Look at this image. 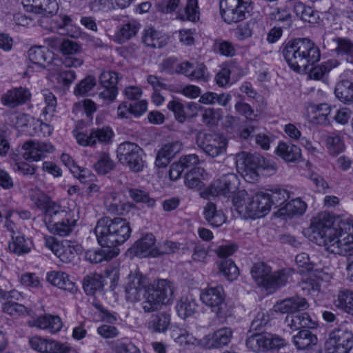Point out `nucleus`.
I'll return each mask as SVG.
<instances>
[{
  "label": "nucleus",
  "instance_id": "obj_53",
  "mask_svg": "<svg viewBox=\"0 0 353 353\" xmlns=\"http://www.w3.org/2000/svg\"><path fill=\"white\" fill-rule=\"evenodd\" d=\"M54 340L47 339L39 336H33L29 339L31 347L39 352L48 353L52 350V344Z\"/></svg>",
  "mask_w": 353,
  "mask_h": 353
},
{
  "label": "nucleus",
  "instance_id": "obj_42",
  "mask_svg": "<svg viewBox=\"0 0 353 353\" xmlns=\"http://www.w3.org/2000/svg\"><path fill=\"white\" fill-rule=\"evenodd\" d=\"M115 167L114 161L111 159L109 152L105 151L98 154L97 161L93 168L99 174H105L112 170Z\"/></svg>",
  "mask_w": 353,
  "mask_h": 353
},
{
  "label": "nucleus",
  "instance_id": "obj_52",
  "mask_svg": "<svg viewBox=\"0 0 353 353\" xmlns=\"http://www.w3.org/2000/svg\"><path fill=\"white\" fill-rule=\"evenodd\" d=\"M139 23L136 21H130L124 23L119 30L118 36L120 42H125L135 36L139 29Z\"/></svg>",
  "mask_w": 353,
  "mask_h": 353
},
{
  "label": "nucleus",
  "instance_id": "obj_1",
  "mask_svg": "<svg viewBox=\"0 0 353 353\" xmlns=\"http://www.w3.org/2000/svg\"><path fill=\"white\" fill-rule=\"evenodd\" d=\"M334 217L327 212H322L314 216L308 232L311 241L323 240V243H353V220H341L337 227L334 226Z\"/></svg>",
  "mask_w": 353,
  "mask_h": 353
},
{
  "label": "nucleus",
  "instance_id": "obj_8",
  "mask_svg": "<svg viewBox=\"0 0 353 353\" xmlns=\"http://www.w3.org/2000/svg\"><path fill=\"white\" fill-rule=\"evenodd\" d=\"M353 347V334L346 328L333 330L325 342L328 353H349Z\"/></svg>",
  "mask_w": 353,
  "mask_h": 353
},
{
  "label": "nucleus",
  "instance_id": "obj_21",
  "mask_svg": "<svg viewBox=\"0 0 353 353\" xmlns=\"http://www.w3.org/2000/svg\"><path fill=\"white\" fill-rule=\"evenodd\" d=\"M42 251L46 255H48L49 252H51L61 261L69 262L74 259L75 254L81 253L82 250L81 244H44Z\"/></svg>",
  "mask_w": 353,
  "mask_h": 353
},
{
  "label": "nucleus",
  "instance_id": "obj_2",
  "mask_svg": "<svg viewBox=\"0 0 353 353\" xmlns=\"http://www.w3.org/2000/svg\"><path fill=\"white\" fill-rule=\"evenodd\" d=\"M282 55L289 65L295 72L305 71L320 60L319 48L311 40L295 39L285 42L280 48Z\"/></svg>",
  "mask_w": 353,
  "mask_h": 353
},
{
  "label": "nucleus",
  "instance_id": "obj_57",
  "mask_svg": "<svg viewBox=\"0 0 353 353\" xmlns=\"http://www.w3.org/2000/svg\"><path fill=\"white\" fill-rule=\"evenodd\" d=\"M323 249L330 253L345 256H353L351 244H323Z\"/></svg>",
  "mask_w": 353,
  "mask_h": 353
},
{
  "label": "nucleus",
  "instance_id": "obj_25",
  "mask_svg": "<svg viewBox=\"0 0 353 353\" xmlns=\"http://www.w3.org/2000/svg\"><path fill=\"white\" fill-rule=\"evenodd\" d=\"M309 304L305 299L299 296H293L277 302L274 305L276 312L290 314L297 311L307 309Z\"/></svg>",
  "mask_w": 353,
  "mask_h": 353
},
{
  "label": "nucleus",
  "instance_id": "obj_27",
  "mask_svg": "<svg viewBox=\"0 0 353 353\" xmlns=\"http://www.w3.org/2000/svg\"><path fill=\"white\" fill-rule=\"evenodd\" d=\"M47 281L52 285L63 290L74 292L77 288L70 276L62 271H52L47 274Z\"/></svg>",
  "mask_w": 353,
  "mask_h": 353
},
{
  "label": "nucleus",
  "instance_id": "obj_33",
  "mask_svg": "<svg viewBox=\"0 0 353 353\" xmlns=\"http://www.w3.org/2000/svg\"><path fill=\"white\" fill-rule=\"evenodd\" d=\"M251 274L258 285L267 288L269 278L271 276V268L263 262H258L253 265Z\"/></svg>",
  "mask_w": 353,
  "mask_h": 353
},
{
  "label": "nucleus",
  "instance_id": "obj_51",
  "mask_svg": "<svg viewBox=\"0 0 353 353\" xmlns=\"http://www.w3.org/2000/svg\"><path fill=\"white\" fill-rule=\"evenodd\" d=\"M204 170L200 168H193L186 174L185 183L190 188H201L203 185Z\"/></svg>",
  "mask_w": 353,
  "mask_h": 353
},
{
  "label": "nucleus",
  "instance_id": "obj_3",
  "mask_svg": "<svg viewBox=\"0 0 353 353\" xmlns=\"http://www.w3.org/2000/svg\"><path fill=\"white\" fill-rule=\"evenodd\" d=\"M94 233L98 243H125L130 236L131 228L121 218L102 217L97 223Z\"/></svg>",
  "mask_w": 353,
  "mask_h": 353
},
{
  "label": "nucleus",
  "instance_id": "obj_63",
  "mask_svg": "<svg viewBox=\"0 0 353 353\" xmlns=\"http://www.w3.org/2000/svg\"><path fill=\"white\" fill-rule=\"evenodd\" d=\"M234 66L228 65L223 67L215 75L214 81L221 88H225L230 81V74Z\"/></svg>",
  "mask_w": 353,
  "mask_h": 353
},
{
  "label": "nucleus",
  "instance_id": "obj_50",
  "mask_svg": "<svg viewBox=\"0 0 353 353\" xmlns=\"http://www.w3.org/2000/svg\"><path fill=\"white\" fill-rule=\"evenodd\" d=\"M143 298L144 300L142 303V307L145 312H152L159 310L161 306L163 305L159 298L154 294V292H151L148 288L145 290Z\"/></svg>",
  "mask_w": 353,
  "mask_h": 353
},
{
  "label": "nucleus",
  "instance_id": "obj_64",
  "mask_svg": "<svg viewBox=\"0 0 353 353\" xmlns=\"http://www.w3.org/2000/svg\"><path fill=\"white\" fill-rule=\"evenodd\" d=\"M167 108L174 113L175 119L179 122L183 123L185 121L186 116L184 105L181 102L172 100L168 103Z\"/></svg>",
  "mask_w": 353,
  "mask_h": 353
},
{
  "label": "nucleus",
  "instance_id": "obj_56",
  "mask_svg": "<svg viewBox=\"0 0 353 353\" xmlns=\"http://www.w3.org/2000/svg\"><path fill=\"white\" fill-rule=\"evenodd\" d=\"M327 147L329 152L332 155L342 152L345 149V144L342 137L339 134H332L327 138Z\"/></svg>",
  "mask_w": 353,
  "mask_h": 353
},
{
  "label": "nucleus",
  "instance_id": "obj_10",
  "mask_svg": "<svg viewBox=\"0 0 353 353\" xmlns=\"http://www.w3.org/2000/svg\"><path fill=\"white\" fill-rule=\"evenodd\" d=\"M196 144L207 155L214 158L226 151V140L214 133L200 132L196 137Z\"/></svg>",
  "mask_w": 353,
  "mask_h": 353
},
{
  "label": "nucleus",
  "instance_id": "obj_37",
  "mask_svg": "<svg viewBox=\"0 0 353 353\" xmlns=\"http://www.w3.org/2000/svg\"><path fill=\"white\" fill-rule=\"evenodd\" d=\"M340 61L336 59H328L320 65L312 68L309 72V77L312 79L321 80L327 75L332 69L337 68Z\"/></svg>",
  "mask_w": 353,
  "mask_h": 353
},
{
  "label": "nucleus",
  "instance_id": "obj_29",
  "mask_svg": "<svg viewBox=\"0 0 353 353\" xmlns=\"http://www.w3.org/2000/svg\"><path fill=\"white\" fill-rule=\"evenodd\" d=\"M30 326H36L40 329L48 330L51 333H57L63 326L61 319L58 316L44 315L39 317L32 322H29Z\"/></svg>",
  "mask_w": 353,
  "mask_h": 353
},
{
  "label": "nucleus",
  "instance_id": "obj_11",
  "mask_svg": "<svg viewBox=\"0 0 353 353\" xmlns=\"http://www.w3.org/2000/svg\"><path fill=\"white\" fill-rule=\"evenodd\" d=\"M73 134L77 143L82 146H93L97 143L108 144L110 143L114 132L111 128L103 126L102 128H93L90 129L89 134L73 131Z\"/></svg>",
  "mask_w": 353,
  "mask_h": 353
},
{
  "label": "nucleus",
  "instance_id": "obj_58",
  "mask_svg": "<svg viewBox=\"0 0 353 353\" xmlns=\"http://www.w3.org/2000/svg\"><path fill=\"white\" fill-rule=\"evenodd\" d=\"M47 228L52 233L61 236H66L71 232V224L68 216L50 225Z\"/></svg>",
  "mask_w": 353,
  "mask_h": 353
},
{
  "label": "nucleus",
  "instance_id": "obj_41",
  "mask_svg": "<svg viewBox=\"0 0 353 353\" xmlns=\"http://www.w3.org/2000/svg\"><path fill=\"white\" fill-rule=\"evenodd\" d=\"M205 218L212 226L219 227L225 222L226 218L221 210H217L216 205L209 202L204 210Z\"/></svg>",
  "mask_w": 353,
  "mask_h": 353
},
{
  "label": "nucleus",
  "instance_id": "obj_30",
  "mask_svg": "<svg viewBox=\"0 0 353 353\" xmlns=\"http://www.w3.org/2000/svg\"><path fill=\"white\" fill-rule=\"evenodd\" d=\"M288 326L293 330L301 327L314 328L316 326V321L307 313L288 315L285 318Z\"/></svg>",
  "mask_w": 353,
  "mask_h": 353
},
{
  "label": "nucleus",
  "instance_id": "obj_31",
  "mask_svg": "<svg viewBox=\"0 0 353 353\" xmlns=\"http://www.w3.org/2000/svg\"><path fill=\"white\" fill-rule=\"evenodd\" d=\"M294 345L299 350L310 349L317 343V337L309 330H301L292 337Z\"/></svg>",
  "mask_w": 353,
  "mask_h": 353
},
{
  "label": "nucleus",
  "instance_id": "obj_23",
  "mask_svg": "<svg viewBox=\"0 0 353 353\" xmlns=\"http://www.w3.org/2000/svg\"><path fill=\"white\" fill-rule=\"evenodd\" d=\"M30 90L23 87L14 88L7 90L2 94L1 103L11 108L23 105L30 100Z\"/></svg>",
  "mask_w": 353,
  "mask_h": 353
},
{
  "label": "nucleus",
  "instance_id": "obj_22",
  "mask_svg": "<svg viewBox=\"0 0 353 353\" xmlns=\"http://www.w3.org/2000/svg\"><path fill=\"white\" fill-rule=\"evenodd\" d=\"M120 252V249L116 244H100V246L85 252L86 260L91 263H98L103 260H110L117 256Z\"/></svg>",
  "mask_w": 353,
  "mask_h": 353
},
{
  "label": "nucleus",
  "instance_id": "obj_14",
  "mask_svg": "<svg viewBox=\"0 0 353 353\" xmlns=\"http://www.w3.org/2000/svg\"><path fill=\"white\" fill-rule=\"evenodd\" d=\"M23 158L28 161H39L54 152V146L48 141L29 140L21 147Z\"/></svg>",
  "mask_w": 353,
  "mask_h": 353
},
{
  "label": "nucleus",
  "instance_id": "obj_9",
  "mask_svg": "<svg viewBox=\"0 0 353 353\" xmlns=\"http://www.w3.org/2000/svg\"><path fill=\"white\" fill-rule=\"evenodd\" d=\"M283 339L268 332H257L250 334L246 340V346L256 352H265L283 347Z\"/></svg>",
  "mask_w": 353,
  "mask_h": 353
},
{
  "label": "nucleus",
  "instance_id": "obj_17",
  "mask_svg": "<svg viewBox=\"0 0 353 353\" xmlns=\"http://www.w3.org/2000/svg\"><path fill=\"white\" fill-rule=\"evenodd\" d=\"M233 332L230 327H222L199 341V345L207 349L219 348L228 345L232 338Z\"/></svg>",
  "mask_w": 353,
  "mask_h": 353
},
{
  "label": "nucleus",
  "instance_id": "obj_45",
  "mask_svg": "<svg viewBox=\"0 0 353 353\" xmlns=\"http://www.w3.org/2000/svg\"><path fill=\"white\" fill-rule=\"evenodd\" d=\"M292 272L290 270H281L271 274L266 289L275 290L284 285L289 281Z\"/></svg>",
  "mask_w": 353,
  "mask_h": 353
},
{
  "label": "nucleus",
  "instance_id": "obj_12",
  "mask_svg": "<svg viewBox=\"0 0 353 353\" xmlns=\"http://www.w3.org/2000/svg\"><path fill=\"white\" fill-rule=\"evenodd\" d=\"M201 301L216 316L222 318L227 315L225 312V293L221 286L208 287L203 289L200 294Z\"/></svg>",
  "mask_w": 353,
  "mask_h": 353
},
{
  "label": "nucleus",
  "instance_id": "obj_16",
  "mask_svg": "<svg viewBox=\"0 0 353 353\" xmlns=\"http://www.w3.org/2000/svg\"><path fill=\"white\" fill-rule=\"evenodd\" d=\"M340 79L336 85L334 94L341 102L351 104L353 103V71L344 70Z\"/></svg>",
  "mask_w": 353,
  "mask_h": 353
},
{
  "label": "nucleus",
  "instance_id": "obj_39",
  "mask_svg": "<svg viewBox=\"0 0 353 353\" xmlns=\"http://www.w3.org/2000/svg\"><path fill=\"white\" fill-rule=\"evenodd\" d=\"M176 309L178 315L185 319L196 312L197 304L192 296H182L177 303Z\"/></svg>",
  "mask_w": 353,
  "mask_h": 353
},
{
  "label": "nucleus",
  "instance_id": "obj_47",
  "mask_svg": "<svg viewBox=\"0 0 353 353\" xmlns=\"http://www.w3.org/2000/svg\"><path fill=\"white\" fill-rule=\"evenodd\" d=\"M103 276L96 272L91 273L84 279L83 288L88 294H93L103 288Z\"/></svg>",
  "mask_w": 353,
  "mask_h": 353
},
{
  "label": "nucleus",
  "instance_id": "obj_59",
  "mask_svg": "<svg viewBox=\"0 0 353 353\" xmlns=\"http://www.w3.org/2000/svg\"><path fill=\"white\" fill-rule=\"evenodd\" d=\"M174 341L180 345H199V341L190 334L186 330H179L173 332Z\"/></svg>",
  "mask_w": 353,
  "mask_h": 353
},
{
  "label": "nucleus",
  "instance_id": "obj_54",
  "mask_svg": "<svg viewBox=\"0 0 353 353\" xmlns=\"http://www.w3.org/2000/svg\"><path fill=\"white\" fill-rule=\"evenodd\" d=\"M2 310L11 316H17L25 314H29L30 311L22 304H19L13 301H8L3 303Z\"/></svg>",
  "mask_w": 353,
  "mask_h": 353
},
{
  "label": "nucleus",
  "instance_id": "obj_5",
  "mask_svg": "<svg viewBox=\"0 0 353 353\" xmlns=\"http://www.w3.org/2000/svg\"><path fill=\"white\" fill-rule=\"evenodd\" d=\"M235 159L239 172L249 183L257 181L258 170L266 165L265 159L259 154L242 152L236 155Z\"/></svg>",
  "mask_w": 353,
  "mask_h": 353
},
{
  "label": "nucleus",
  "instance_id": "obj_43",
  "mask_svg": "<svg viewBox=\"0 0 353 353\" xmlns=\"http://www.w3.org/2000/svg\"><path fill=\"white\" fill-rule=\"evenodd\" d=\"M334 303L338 308L353 314V292L348 290L339 291Z\"/></svg>",
  "mask_w": 353,
  "mask_h": 353
},
{
  "label": "nucleus",
  "instance_id": "obj_13",
  "mask_svg": "<svg viewBox=\"0 0 353 353\" xmlns=\"http://www.w3.org/2000/svg\"><path fill=\"white\" fill-rule=\"evenodd\" d=\"M176 249V244H132L127 250V255L130 257H157L172 253Z\"/></svg>",
  "mask_w": 353,
  "mask_h": 353
},
{
  "label": "nucleus",
  "instance_id": "obj_44",
  "mask_svg": "<svg viewBox=\"0 0 353 353\" xmlns=\"http://www.w3.org/2000/svg\"><path fill=\"white\" fill-rule=\"evenodd\" d=\"M28 54L29 59L33 65L39 68H44L45 63L48 60V54H50V52L44 47L37 46L30 48Z\"/></svg>",
  "mask_w": 353,
  "mask_h": 353
},
{
  "label": "nucleus",
  "instance_id": "obj_60",
  "mask_svg": "<svg viewBox=\"0 0 353 353\" xmlns=\"http://www.w3.org/2000/svg\"><path fill=\"white\" fill-rule=\"evenodd\" d=\"M95 85V78L92 76H88L76 85L74 90V94L76 96H85L93 89Z\"/></svg>",
  "mask_w": 353,
  "mask_h": 353
},
{
  "label": "nucleus",
  "instance_id": "obj_4",
  "mask_svg": "<svg viewBox=\"0 0 353 353\" xmlns=\"http://www.w3.org/2000/svg\"><path fill=\"white\" fill-rule=\"evenodd\" d=\"M270 203L267 192H257L252 197H249L245 191H239L233 199L236 210L252 219L260 218L267 214L272 208Z\"/></svg>",
  "mask_w": 353,
  "mask_h": 353
},
{
  "label": "nucleus",
  "instance_id": "obj_19",
  "mask_svg": "<svg viewBox=\"0 0 353 353\" xmlns=\"http://www.w3.org/2000/svg\"><path fill=\"white\" fill-rule=\"evenodd\" d=\"M307 114L310 123L315 125H327L331 121V107L327 103H308Z\"/></svg>",
  "mask_w": 353,
  "mask_h": 353
},
{
  "label": "nucleus",
  "instance_id": "obj_28",
  "mask_svg": "<svg viewBox=\"0 0 353 353\" xmlns=\"http://www.w3.org/2000/svg\"><path fill=\"white\" fill-rule=\"evenodd\" d=\"M104 205L106 210L112 214L123 215L129 205L121 201V195L115 192H111L104 198Z\"/></svg>",
  "mask_w": 353,
  "mask_h": 353
},
{
  "label": "nucleus",
  "instance_id": "obj_48",
  "mask_svg": "<svg viewBox=\"0 0 353 353\" xmlns=\"http://www.w3.org/2000/svg\"><path fill=\"white\" fill-rule=\"evenodd\" d=\"M219 271L229 281L236 279L239 275V270L232 260H223L218 263Z\"/></svg>",
  "mask_w": 353,
  "mask_h": 353
},
{
  "label": "nucleus",
  "instance_id": "obj_6",
  "mask_svg": "<svg viewBox=\"0 0 353 353\" xmlns=\"http://www.w3.org/2000/svg\"><path fill=\"white\" fill-rule=\"evenodd\" d=\"M143 154V149L137 143L130 141L120 143L117 149L119 161L122 165L128 166L134 172L143 170L144 167Z\"/></svg>",
  "mask_w": 353,
  "mask_h": 353
},
{
  "label": "nucleus",
  "instance_id": "obj_32",
  "mask_svg": "<svg viewBox=\"0 0 353 353\" xmlns=\"http://www.w3.org/2000/svg\"><path fill=\"white\" fill-rule=\"evenodd\" d=\"M276 153L286 161H295L301 157V149L299 146L285 142H279Z\"/></svg>",
  "mask_w": 353,
  "mask_h": 353
},
{
  "label": "nucleus",
  "instance_id": "obj_34",
  "mask_svg": "<svg viewBox=\"0 0 353 353\" xmlns=\"http://www.w3.org/2000/svg\"><path fill=\"white\" fill-rule=\"evenodd\" d=\"M294 1V12L297 17H299L301 20L310 23H315L317 22L319 18L317 11L314 10L310 6H305L299 1Z\"/></svg>",
  "mask_w": 353,
  "mask_h": 353
},
{
  "label": "nucleus",
  "instance_id": "obj_40",
  "mask_svg": "<svg viewBox=\"0 0 353 353\" xmlns=\"http://www.w3.org/2000/svg\"><path fill=\"white\" fill-rule=\"evenodd\" d=\"M170 324V316L165 312H160L152 316L148 323V329L156 333L164 332Z\"/></svg>",
  "mask_w": 353,
  "mask_h": 353
},
{
  "label": "nucleus",
  "instance_id": "obj_15",
  "mask_svg": "<svg viewBox=\"0 0 353 353\" xmlns=\"http://www.w3.org/2000/svg\"><path fill=\"white\" fill-rule=\"evenodd\" d=\"M240 181L233 173L223 174L215 180L210 186V194L213 196L230 197L238 190Z\"/></svg>",
  "mask_w": 353,
  "mask_h": 353
},
{
  "label": "nucleus",
  "instance_id": "obj_26",
  "mask_svg": "<svg viewBox=\"0 0 353 353\" xmlns=\"http://www.w3.org/2000/svg\"><path fill=\"white\" fill-rule=\"evenodd\" d=\"M148 288L157 296L163 305L168 304L174 297V286L167 279H159Z\"/></svg>",
  "mask_w": 353,
  "mask_h": 353
},
{
  "label": "nucleus",
  "instance_id": "obj_36",
  "mask_svg": "<svg viewBox=\"0 0 353 353\" xmlns=\"http://www.w3.org/2000/svg\"><path fill=\"white\" fill-rule=\"evenodd\" d=\"M44 220L47 227L68 216L67 211L62 209L59 205L52 201L50 202L44 210Z\"/></svg>",
  "mask_w": 353,
  "mask_h": 353
},
{
  "label": "nucleus",
  "instance_id": "obj_24",
  "mask_svg": "<svg viewBox=\"0 0 353 353\" xmlns=\"http://www.w3.org/2000/svg\"><path fill=\"white\" fill-rule=\"evenodd\" d=\"M183 148L179 141H172L165 144L157 152L155 164L159 168H164L168 165L171 159L178 154Z\"/></svg>",
  "mask_w": 353,
  "mask_h": 353
},
{
  "label": "nucleus",
  "instance_id": "obj_46",
  "mask_svg": "<svg viewBox=\"0 0 353 353\" xmlns=\"http://www.w3.org/2000/svg\"><path fill=\"white\" fill-rule=\"evenodd\" d=\"M176 19L181 21H196L199 19L197 0H188L184 10L179 12Z\"/></svg>",
  "mask_w": 353,
  "mask_h": 353
},
{
  "label": "nucleus",
  "instance_id": "obj_35",
  "mask_svg": "<svg viewBox=\"0 0 353 353\" xmlns=\"http://www.w3.org/2000/svg\"><path fill=\"white\" fill-rule=\"evenodd\" d=\"M142 40L145 46L154 48H162L167 43L166 37L153 28H148L144 30Z\"/></svg>",
  "mask_w": 353,
  "mask_h": 353
},
{
  "label": "nucleus",
  "instance_id": "obj_7",
  "mask_svg": "<svg viewBox=\"0 0 353 353\" xmlns=\"http://www.w3.org/2000/svg\"><path fill=\"white\" fill-rule=\"evenodd\" d=\"M250 4L251 0H220L221 17L228 24L242 21Z\"/></svg>",
  "mask_w": 353,
  "mask_h": 353
},
{
  "label": "nucleus",
  "instance_id": "obj_61",
  "mask_svg": "<svg viewBox=\"0 0 353 353\" xmlns=\"http://www.w3.org/2000/svg\"><path fill=\"white\" fill-rule=\"evenodd\" d=\"M97 105L94 101L90 99H84L82 101L75 103L73 105V112H85L88 117H91L92 114L96 112Z\"/></svg>",
  "mask_w": 353,
  "mask_h": 353
},
{
  "label": "nucleus",
  "instance_id": "obj_38",
  "mask_svg": "<svg viewBox=\"0 0 353 353\" xmlns=\"http://www.w3.org/2000/svg\"><path fill=\"white\" fill-rule=\"evenodd\" d=\"M307 208L306 203L301 199H292L281 207L278 212L281 216H295L303 214Z\"/></svg>",
  "mask_w": 353,
  "mask_h": 353
},
{
  "label": "nucleus",
  "instance_id": "obj_20",
  "mask_svg": "<svg viewBox=\"0 0 353 353\" xmlns=\"http://www.w3.org/2000/svg\"><path fill=\"white\" fill-rule=\"evenodd\" d=\"M129 283L126 288L127 299L132 302L137 301L145 290H147V278L139 271L130 272L128 276Z\"/></svg>",
  "mask_w": 353,
  "mask_h": 353
},
{
  "label": "nucleus",
  "instance_id": "obj_18",
  "mask_svg": "<svg viewBox=\"0 0 353 353\" xmlns=\"http://www.w3.org/2000/svg\"><path fill=\"white\" fill-rule=\"evenodd\" d=\"M22 4L27 12L46 17L56 14L59 10L57 0H22Z\"/></svg>",
  "mask_w": 353,
  "mask_h": 353
},
{
  "label": "nucleus",
  "instance_id": "obj_49",
  "mask_svg": "<svg viewBox=\"0 0 353 353\" xmlns=\"http://www.w3.org/2000/svg\"><path fill=\"white\" fill-rule=\"evenodd\" d=\"M332 41L336 44L334 49L338 55H345L353 59V41L346 37H334Z\"/></svg>",
  "mask_w": 353,
  "mask_h": 353
},
{
  "label": "nucleus",
  "instance_id": "obj_55",
  "mask_svg": "<svg viewBox=\"0 0 353 353\" xmlns=\"http://www.w3.org/2000/svg\"><path fill=\"white\" fill-rule=\"evenodd\" d=\"M270 199V204L274 208L281 206L289 198L288 192L285 189H275L267 192Z\"/></svg>",
  "mask_w": 353,
  "mask_h": 353
},
{
  "label": "nucleus",
  "instance_id": "obj_62",
  "mask_svg": "<svg viewBox=\"0 0 353 353\" xmlns=\"http://www.w3.org/2000/svg\"><path fill=\"white\" fill-rule=\"evenodd\" d=\"M119 79L118 73L113 71H104L99 77V82L103 88H117Z\"/></svg>",
  "mask_w": 353,
  "mask_h": 353
}]
</instances>
